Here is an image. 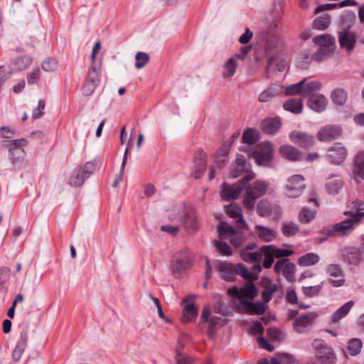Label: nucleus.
I'll return each mask as SVG.
<instances>
[{
  "instance_id": "1",
  "label": "nucleus",
  "mask_w": 364,
  "mask_h": 364,
  "mask_svg": "<svg viewBox=\"0 0 364 364\" xmlns=\"http://www.w3.org/2000/svg\"><path fill=\"white\" fill-rule=\"evenodd\" d=\"M218 271L220 273V277L227 282H233L235 279L236 274H239L244 279L252 281L257 278L250 272L245 265L242 263L232 264L228 262L217 261L215 264Z\"/></svg>"
},
{
  "instance_id": "2",
  "label": "nucleus",
  "mask_w": 364,
  "mask_h": 364,
  "mask_svg": "<svg viewBox=\"0 0 364 364\" xmlns=\"http://www.w3.org/2000/svg\"><path fill=\"white\" fill-rule=\"evenodd\" d=\"M255 177L253 172L248 173L247 176H244L237 183L230 185L223 183L221 189V198L225 201H230L236 200L239 198L243 188L246 184Z\"/></svg>"
},
{
  "instance_id": "3",
  "label": "nucleus",
  "mask_w": 364,
  "mask_h": 364,
  "mask_svg": "<svg viewBox=\"0 0 364 364\" xmlns=\"http://www.w3.org/2000/svg\"><path fill=\"white\" fill-rule=\"evenodd\" d=\"M267 183L262 181H257L245 188L243 205L248 210H252L255 205L256 200L263 196L267 190Z\"/></svg>"
},
{
  "instance_id": "4",
  "label": "nucleus",
  "mask_w": 364,
  "mask_h": 364,
  "mask_svg": "<svg viewBox=\"0 0 364 364\" xmlns=\"http://www.w3.org/2000/svg\"><path fill=\"white\" fill-rule=\"evenodd\" d=\"M359 224L358 217L344 220L333 225L324 227L321 232L329 236L341 237L350 234Z\"/></svg>"
},
{
  "instance_id": "5",
  "label": "nucleus",
  "mask_w": 364,
  "mask_h": 364,
  "mask_svg": "<svg viewBox=\"0 0 364 364\" xmlns=\"http://www.w3.org/2000/svg\"><path fill=\"white\" fill-rule=\"evenodd\" d=\"M191 253L187 249L181 250L174 254L171 260V271L175 277L179 276L192 264Z\"/></svg>"
},
{
  "instance_id": "6",
  "label": "nucleus",
  "mask_w": 364,
  "mask_h": 364,
  "mask_svg": "<svg viewBox=\"0 0 364 364\" xmlns=\"http://www.w3.org/2000/svg\"><path fill=\"white\" fill-rule=\"evenodd\" d=\"M249 156L255 159L257 165L268 166L273 158L272 146L267 141L260 143Z\"/></svg>"
},
{
  "instance_id": "7",
  "label": "nucleus",
  "mask_w": 364,
  "mask_h": 364,
  "mask_svg": "<svg viewBox=\"0 0 364 364\" xmlns=\"http://www.w3.org/2000/svg\"><path fill=\"white\" fill-rule=\"evenodd\" d=\"M348 156L347 148L342 143H334L326 148L325 158L333 165H341Z\"/></svg>"
},
{
  "instance_id": "8",
  "label": "nucleus",
  "mask_w": 364,
  "mask_h": 364,
  "mask_svg": "<svg viewBox=\"0 0 364 364\" xmlns=\"http://www.w3.org/2000/svg\"><path fill=\"white\" fill-rule=\"evenodd\" d=\"M100 69L91 65L86 75V78L81 88L82 95L89 97L92 95L100 82Z\"/></svg>"
},
{
  "instance_id": "9",
  "label": "nucleus",
  "mask_w": 364,
  "mask_h": 364,
  "mask_svg": "<svg viewBox=\"0 0 364 364\" xmlns=\"http://www.w3.org/2000/svg\"><path fill=\"white\" fill-rule=\"evenodd\" d=\"M25 139H20L14 141H4L2 145L9 148V151L11 155V161L14 165L21 164L23 161L25 152L23 146L26 144Z\"/></svg>"
},
{
  "instance_id": "10",
  "label": "nucleus",
  "mask_w": 364,
  "mask_h": 364,
  "mask_svg": "<svg viewBox=\"0 0 364 364\" xmlns=\"http://www.w3.org/2000/svg\"><path fill=\"white\" fill-rule=\"evenodd\" d=\"M351 26L352 23L347 25L343 23L341 29L338 31L340 46L346 49L348 53L353 50L356 41L355 35L350 31Z\"/></svg>"
},
{
  "instance_id": "11",
  "label": "nucleus",
  "mask_w": 364,
  "mask_h": 364,
  "mask_svg": "<svg viewBox=\"0 0 364 364\" xmlns=\"http://www.w3.org/2000/svg\"><path fill=\"white\" fill-rule=\"evenodd\" d=\"M304 178L301 175H294L287 180L286 193L289 198L299 197L306 188Z\"/></svg>"
},
{
  "instance_id": "12",
  "label": "nucleus",
  "mask_w": 364,
  "mask_h": 364,
  "mask_svg": "<svg viewBox=\"0 0 364 364\" xmlns=\"http://www.w3.org/2000/svg\"><path fill=\"white\" fill-rule=\"evenodd\" d=\"M318 82L317 81H311L304 83L302 92L304 97L309 98L308 106L313 110L318 111Z\"/></svg>"
},
{
  "instance_id": "13",
  "label": "nucleus",
  "mask_w": 364,
  "mask_h": 364,
  "mask_svg": "<svg viewBox=\"0 0 364 364\" xmlns=\"http://www.w3.org/2000/svg\"><path fill=\"white\" fill-rule=\"evenodd\" d=\"M274 272L277 274H282L287 281L294 282L296 281L295 277V265L290 262L289 259H279L274 264Z\"/></svg>"
},
{
  "instance_id": "14",
  "label": "nucleus",
  "mask_w": 364,
  "mask_h": 364,
  "mask_svg": "<svg viewBox=\"0 0 364 364\" xmlns=\"http://www.w3.org/2000/svg\"><path fill=\"white\" fill-rule=\"evenodd\" d=\"M326 273L329 277L330 283L335 287H340L344 285L345 274L342 267L337 264H329L326 267Z\"/></svg>"
},
{
  "instance_id": "15",
  "label": "nucleus",
  "mask_w": 364,
  "mask_h": 364,
  "mask_svg": "<svg viewBox=\"0 0 364 364\" xmlns=\"http://www.w3.org/2000/svg\"><path fill=\"white\" fill-rule=\"evenodd\" d=\"M289 138L294 144L304 149H309L316 141L313 136L299 131L291 132Z\"/></svg>"
},
{
  "instance_id": "16",
  "label": "nucleus",
  "mask_w": 364,
  "mask_h": 364,
  "mask_svg": "<svg viewBox=\"0 0 364 364\" xmlns=\"http://www.w3.org/2000/svg\"><path fill=\"white\" fill-rule=\"evenodd\" d=\"M335 47V39L331 36L320 35V60L331 55Z\"/></svg>"
},
{
  "instance_id": "17",
  "label": "nucleus",
  "mask_w": 364,
  "mask_h": 364,
  "mask_svg": "<svg viewBox=\"0 0 364 364\" xmlns=\"http://www.w3.org/2000/svg\"><path fill=\"white\" fill-rule=\"evenodd\" d=\"M256 248V244L254 242L248 244L245 248L242 249L240 255L243 260L249 262H259L262 258L261 249L259 251L252 252Z\"/></svg>"
},
{
  "instance_id": "18",
  "label": "nucleus",
  "mask_w": 364,
  "mask_h": 364,
  "mask_svg": "<svg viewBox=\"0 0 364 364\" xmlns=\"http://www.w3.org/2000/svg\"><path fill=\"white\" fill-rule=\"evenodd\" d=\"M316 318L314 314H307L305 316L296 318L294 328L299 333H305L313 324V321Z\"/></svg>"
},
{
  "instance_id": "19",
  "label": "nucleus",
  "mask_w": 364,
  "mask_h": 364,
  "mask_svg": "<svg viewBox=\"0 0 364 364\" xmlns=\"http://www.w3.org/2000/svg\"><path fill=\"white\" fill-rule=\"evenodd\" d=\"M353 173L356 182L364 180V151H359L355 156Z\"/></svg>"
},
{
  "instance_id": "20",
  "label": "nucleus",
  "mask_w": 364,
  "mask_h": 364,
  "mask_svg": "<svg viewBox=\"0 0 364 364\" xmlns=\"http://www.w3.org/2000/svg\"><path fill=\"white\" fill-rule=\"evenodd\" d=\"M342 133V129L338 125H329L320 130V141H331L338 138Z\"/></svg>"
},
{
  "instance_id": "21",
  "label": "nucleus",
  "mask_w": 364,
  "mask_h": 364,
  "mask_svg": "<svg viewBox=\"0 0 364 364\" xmlns=\"http://www.w3.org/2000/svg\"><path fill=\"white\" fill-rule=\"evenodd\" d=\"M337 358L332 348L324 344V341L320 340V363L334 364Z\"/></svg>"
},
{
  "instance_id": "22",
  "label": "nucleus",
  "mask_w": 364,
  "mask_h": 364,
  "mask_svg": "<svg viewBox=\"0 0 364 364\" xmlns=\"http://www.w3.org/2000/svg\"><path fill=\"white\" fill-rule=\"evenodd\" d=\"M195 295H190L183 299V302L187 304L183 309V322L188 323L196 318L198 310L192 303H188L191 299L195 298Z\"/></svg>"
},
{
  "instance_id": "23",
  "label": "nucleus",
  "mask_w": 364,
  "mask_h": 364,
  "mask_svg": "<svg viewBox=\"0 0 364 364\" xmlns=\"http://www.w3.org/2000/svg\"><path fill=\"white\" fill-rule=\"evenodd\" d=\"M28 333L27 329H23L20 334V339L18 340L14 350L12 352V358L15 362L20 360L27 344L28 338Z\"/></svg>"
},
{
  "instance_id": "24",
  "label": "nucleus",
  "mask_w": 364,
  "mask_h": 364,
  "mask_svg": "<svg viewBox=\"0 0 364 364\" xmlns=\"http://www.w3.org/2000/svg\"><path fill=\"white\" fill-rule=\"evenodd\" d=\"M241 304L245 311L250 314H255L257 315H262L266 311L268 307L267 304L260 301L252 303L246 299H242Z\"/></svg>"
},
{
  "instance_id": "25",
  "label": "nucleus",
  "mask_w": 364,
  "mask_h": 364,
  "mask_svg": "<svg viewBox=\"0 0 364 364\" xmlns=\"http://www.w3.org/2000/svg\"><path fill=\"white\" fill-rule=\"evenodd\" d=\"M343 181L338 175H331L328 177L326 183V190L329 194H338L343 188Z\"/></svg>"
},
{
  "instance_id": "26",
  "label": "nucleus",
  "mask_w": 364,
  "mask_h": 364,
  "mask_svg": "<svg viewBox=\"0 0 364 364\" xmlns=\"http://www.w3.org/2000/svg\"><path fill=\"white\" fill-rule=\"evenodd\" d=\"M260 284L264 288L262 291V300L264 303H267L272 299L273 294L277 291V286L268 278L262 279Z\"/></svg>"
},
{
  "instance_id": "27",
  "label": "nucleus",
  "mask_w": 364,
  "mask_h": 364,
  "mask_svg": "<svg viewBox=\"0 0 364 364\" xmlns=\"http://www.w3.org/2000/svg\"><path fill=\"white\" fill-rule=\"evenodd\" d=\"M282 92V86L276 85H271L259 95L258 100L261 102H267L274 97L280 95Z\"/></svg>"
},
{
  "instance_id": "28",
  "label": "nucleus",
  "mask_w": 364,
  "mask_h": 364,
  "mask_svg": "<svg viewBox=\"0 0 364 364\" xmlns=\"http://www.w3.org/2000/svg\"><path fill=\"white\" fill-rule=\"evenodd\" d=\"M225 211L230 217L236 219L238 228L242 229L245 223L242 218L241 208L238 205L231 204L225 207Z\"/></svg>"
},
{
  "instance_id": "29",
  "label": "nucleus",
  "mask_w": 364,
  "mask_h": 364,
  "mask_svg": "<svg viewBox=\"0 0 364 364\" xmlns=\"http://www.w3.org/2000/svg\"><path fill=\"white\" fill-rule=\"evenodd\" d=\"M279 152L284 158L290 161H299L301 158V151L291 145L282 146Z\"/></svg>"
},
{
  "instance_id": "30",
  "label": "nucleus",
  "mask_w": 364,
  "mask_h": 364,
  "mask_svg": "<svg viewBox=\"0 0 364 364\" xmlns=\"http://www.w3.org/2000/svg\"><path fill=\"white\" fill-rule=\"evenodd\" d=\"M255 234L260 240L264 242H271L277 236L275 230L262 225L255 226Z\"/></svg>"
},
{
  "instance_id": "31",
  "label": "nucleus",
  "mask_w": 364,
  "mask_h": 364,
  "mask_svg": "<svg viewBox=\"0 0 364 364\" xmlns=\"http://www.w3.org/2000/svg\"><path fill=\"white\" fill-rule=\"evenodd\" d=\"M281 127L280 120L277 118L265 119L261 123L262 131L268 134L277 132Z\"/></svg>"
},
{
  "instance_id": "32",
  "label": "nucleus",
  "mask_w": 364,
  "mask_h": 364,
  "mask_svg": "<svg viewBox=\"0 0 364 364\" xmlns=\"http://www.w3.org/2000/svg\"><path fill=\"white\" fill-rule=\"evenodd\" d=\"M363 203L362 200L358 199L355 200L351 203V210L345 211L344 215L352 218H355L357 216L359 218L360 223L362 218L364 216V207H363Z\"/></svg>"
},
{
  "instance_id": "33",
  "label": "nucleus",
  "mask_w": 364,
  "mask_h": 364,
  "mask_svg": "<svg viewBox=\"0 0 364 364\" xmlns=\"http://www.w3.org/2000/svg\"><path fill=\"white\" fill-rule=\"evenodd\" d=\"M343 259L349 265L354 266L363 262L360 257L359 251L355 247L347 248L343 255Z\"/></svg>"
},
{
  "instance_id": "34",
  "label": "nucleus",
  "mask_w": 364,
  "mask_h": 364,
  "mask_svg": "<svg viewBox=\"0 0 364 364\" xmlns=\"http://www.w3.org/2000/svg\"><path fill=\"white\" fill-rule=\"evenodd\" d=\"M183 223L188 232H194L198 229L197 218L192 210L185 214Z\"/></svg>"
},
{
  "instance_id": "35",
  "label": "nucleus",
  "mask_w": 364,
  "mask_h": 364,
  "mask_svg": "<svg viewBox=\"0 0 364 364\" xmlns=\"http://www.w3.org/2000/svg\"><path fill=\"white\" fill-rule=\"evenodd\" d=\"M206 158L203 152H199L194 161V177L200 178L206 168Z\"/></svg>"
},
{
  "instance_id": "36",
  "label": "nucleus",
  "mask_w": 364,
  "mask_h": 364,
  "mask_svg": "<svg viewBox=\"0 0 364 364\" xmlns=\"http://www.w3.org/2000/svg\"><path fill=\"white\" fill-rule=\"evenodd\" d=\"M208 321L209 322V326L207 330V335L210 338H213L216 333V328L223 326L227 320L221 317L213 316Z\"/></svg>"
},
{
  "instance_id": "37",
  "label": "nucleus",
  "mask_w": 364,
  "mask_h": 364,
  "mask_svg": "<svg viewBox=\"0 0 364 364\" xmlns=\"http://www.w3.org/2000/svg\"><path fill=\"white\" fill-rule=\"evenodd\" d=\"M356 4L355 0H343L338 3L322 4H320V13H323L326 11L338 9L343 7L351 6Z\"/></svg>"
},
{
  "instance_id": "38",
  "label": "nucleus",
  "mask_w": 364,
  "mask_h": 364,
  "mask_svg": "<svg viewBox=\"0 0 364 364\" xmlns=\"http://www.w3.org/2000/svg\"><path fill=\"white\" fill-rule=\"evenodd\" d=\"M353 305L354 302L353 301H349L345 303L333 313L331 316V321L333 323H336L344 318L349 313Z\"/></svg>"
},
{
  "instance_id": "39",
  "label": "nucleus",
  "mask_w": 364,
  "mask_h": 364,
  "mask_svg": "<svg viewBox=\"0 0 364 364\" xmlns=\"http://www.w3.org/2000/svg\"><path fill=\"white\" fill-rule=\"evenodd\" d=\"M258 294V291L255 285L252 282H248L241 288V299H250L252 300Z\"/></svg>"
},
{
  "instance_id": "40",
  "label": "nucleus",
  "mask_w": 364,
  "mask_h": 364,
  "mask_svg": "<svg viewBox=\"0 0 364 364\" xmlns=\"http://www.w3.org/2000/svg\"><path fill=\"white\" fill-rule=\"evenodd\" d=\"M333 102L338 106L343 105L348 99V92L343 88H336L331 95Z\"/></svg>"
},
{
  "instance_id": "41",
  "label": "nucleus",
  "mask_w": 364,
  "mask_h": 364,
  "mask_svg": "<svg viewBox=\"0 0 364 364\" xmlns=\"http://www.w3.org/2000/svg\"><path fill=\"white\" fill-rule=\"evenodd\" d=\"M283 107L287 111H289L294 114H299L302 111V100L299 98L290 99L284 103Z\"/></svg>"
},
{
  "instance_id": "42",
  "label": "nucleus",
  "mask_w": 364,
  "mask_h": 364,
  "mask_svg": "<svg viewBox=\"0 0 364 364\" xmlns=\"http://www.w3.org/2000/svg\"><path fill=\"white\" fill-rule=\"evenodd\" d=\"M262 256H264L263 261V267L268 269L272 267L274 262V258L275 257L274 251L272 250V245H264L261 248Z\"/></svg>"
},
{
  "instance_id": "43",
  "label": "nucleus",
  "mask_w": 364,
  "mask_h": 364,
  "mask_svg": "<svg viewBox=\"0 0 364 364\" xmlns=\"http://www.w3.org/2000/svg\"><path fill=\"white\" fill-rule=\"evenodd\" d=\"M237 60L232 56L223 65V71L222 73L223 78H230L234 75L237 66Z\"/></svg>"
},
{
  "instance_id": "44",
  "label": "nucleus",
  "mask_w": 364,
  "mask_h": 364,
  "mask_svg": "<svg viewBox=\"0 0 364 364\" xmlns=\"http://www.w3.org/2000/svg\"><path fill=\"white\" fill-rule=\"evenodd\" d=\"M299 231V225L292 221L282 223V232L286 237H292Z\"/></svg>"
},
{
  "instance_id": "45",
  "label": "nucleus",
  "mask_w": 364,
  "mask_h": 364,
  "mask_svg": "<svg viewBox=\"0 0 364 364\" xmlns=\"http://www.w3.org/2000/svg\"><path fill=\"white\" fill-rule=\"evenodd\" d=\"M85 178L86 176L82 172V168H77L73 172L68 183L73 186H80L84 183Z\"/></svg>"
},
{
  "instance_id": "46",
  "label": "nucleus",
  "mask_w": 364,
  "mask_h": 364,
  "mask_svg": "<svg viewBox=\"0 0 364 364\" xmlns=\"http://www.w3.org/2000/svg\"><path fill=\"white\" fill-rule=\"evenodd\" d=\"M306 79L304 78L300 82L288 86L285 90V95L293 96L295 95H300L302 96L303 87Z\"/></svg>"
},
{
  "instance_id": "47",
  "label": "nucleus",
  "mask_w": 364,
  "mask_h": 364,
  "mask_svg": "<svg viewBox=\"0 0 364 364\" xmlns=\"http://www.w3.org/2000/svg\"><path fill=\"white\" fill-rule=\"evenodd\" d=\"M316 214V209H311L309 207H304L299 214V220L303 223H308L315 218Z\"/></svg>"
},
{
  "instance_id": "48",
  "label": "nucleus",
  "mask_w": 364,
  "mask_h": 364,
  "mask_svg": "<svg viewBox=\"0 0 364 364\" xmlns=\"http://www.w3.org/2000/svg\"><path fill=\"white\" fill-rule=\"evenodd\" d=\"M363 347V342L360 338H351L348 343V350L350 355H358Z\"/></svg>"
},
{
  "instance_id": "49",
  "label": "nucleus",
  "mask_w": 364,
  "mask_h": 364,
  "mask_svg": "<svg viewBox=\"0 0 364 364\" xmlns=\"http://www.w3.org/2000/svg\"><path fill=\"white\" fill-rule=\"evenodd\" d=\"M259 139L258 132L253 129L245 130L242 135V141L248 145L255 144Z\"/></svg>"
},
{
  "instance_id": "50",
  "label": "nucleus",
  "mask_w": 364,
  "mask_h": 364,
  "mask_svg": "<svg viewBox=\"0 0 364 364\" xmlns=\"http://www.w3.org/2000/svg\"><path fill=\"white\" fill-rule=\"evenodd\" d=\"M318 260V257L314 253H308L298 259V264L302 267H306L316 264Z\"/></svg>"
},
{
  "instance_id": "51",
  "label": "nucleus",
  "mask_w": 364,
  "mask_h": 364,
  "mask_svg": "<svg viewBox=\"0 0 364 364\" xmlns=\"http://www.w3.org/2000/svg\"><path fill=\"white\" fill-rule=\"evenodd\" d=\"M41 68L45 72H55L58 68V63L57 60L48 57L42 62Z\"/></svg>"
},
{
  "instance_id": "52",
  "label": "nucleus",
  "mask_w": 364,
  "mask_h": 364,
  "mask_svg": "<svg viewBox=\"0 0 364 364\" xmlns=\"http://www.w3.org/2000/svg\"><path fill=\"white\" fill-rule=\"evenodd\" d=\"M257 211L261 217H268L272 213V208L269 202L262 200L257 204Z\"/></svg>"
},
{
  "instance_id": "53",
  "label": "nucleus",
  "mask_w": 364,
  "mask_h": 364,
  "mask_svg": "<svg viewBox=\"0 0 364 364\" xmlns=\"http://www.w3.org/2000/svg\"><path fill=\"white\" fill-rule=\"evenodd\" d=\"M219 234L223 237H231L236 232L234 228L225 222H221L219 225Z\"/></svg>"
},
{
  "instance_id": "54",
  "label": "nucleus",
  "mask_w": 364,
  "mask_h": 364,
  "mask_svg": "<svg viewBox=\"0 0 364 364\" xmlns=\"http://www.w3.org/2000/svg\"><path fill=\"white\" fill-rule=\"evenodd\" d=\"M214 245L216 250L224 256H230L232 255V250L230 247L226 243L221 240H215Z\"/></svg>"
},
{
  "instance_id": "55",
  "label": "nucleus",
  "mask_w": 364,
  "mask_h": 364,
  "mask_svg": "<svg viewBox=\"0 0 364 364\" xmlns=\"http://www.w3.org/2000/svg\"><path fill=\"white\" fill-rule=\"evenodd\" d=\"M136 63L135 67L137 69L144 68L149 60V56L144 52H138L135 55Z\"/></svg>"
},
{
  "instance_id": "56",
  "label": "nucleus",
  "mask_w": 364,
  "mask_h": 364,
  "mask_svg": "<svg viewBox=\"0 0 364 364\" xmlns=\"http://www.w3.org/2000/svg\"><path fill=\"white\" fill-rule=\"evenodd\" d=\"M267 334L272 340L279 342L284 341L286 337L285 333L279 331L277 328L274 327L269 328L267 329Z\"/></svg>"
},
{
  "instance_id": "57",
  "label": "nucleus",
  "mask_w": 364,
  "mask_h": 364,
  "mask_svg": "<svg viewBox=\"0 0 364 364\" xmlns=\"http://www.w3.org/2000/svg\"><path fill=\"white\" fill-rule=\"evenodd\" d=\"M127 155H128V148L124 151V154L123 160H122V166H121V168H120L119 176L113 183V186L114 187H117L118 186V184L120 182L122 181L123 176H124V167H125V165H126V163H127Z\"/></svg>"
},
{
  "instance_id": "58",
  "label": "nucleus",
  "mask_w": 364,
  "mask_h": 364,
  "mask_svg": "<svg viewBox=\"0 0 364 364\" xmlns=\"http://www.w3.org/2000/svg\"><path fill=\"white\" fill-rule=\"evenodd\" d=\"M245 241V237L239 232H235L234 235L230 237V242L235 247H240Z\"/></svg>"
},
{
  "instance_id": "59",
  "label": "nucleus",
  "mask_w": 364,
  "mask_h": 364,
  "mask_svg": "<svg viewBox=\"0 0 364 364\" xmlns=\"http://www.w3.org/2000/svg\"><path fill=\"white\" fill-rule=\"evenodd\" d=\"M276 356L279 358L282 363L286 364H292L296 361L294 356L289 353H278L276 354Z\"/></svg>"
},
{
  "instance_id": "60",
  "label": "nucleus",
  "mask_w": 364,
  "mask_h": 364,
  "mask_svg": "<svg viewBox=\"0 0 364 364\" xmlns=\"http://www.w3.org/2000/svg\"><path fill=\"white\" fill-rule=\"evenodd\" d=\"M15 63L18 65V69L21 70L26 69L31 63V59L26 56L18 58Z\"/></svg>"
},
{
  "instance_id": "61",
  "label": "nucleus",
  "mask_w": 364,
  "mask_h": 364,
  "mask_svg": "<svg viewBox=\"0 0 364 364\" xmlns=\"http://www.w3.org/2000/svg\"><path fill=\"white\" fill-rule=\"evenodd\" d=\"M331 23V16L328 14L320 13V30L327 28Z\"/></svg>"
},
{
  "instance_id": "62",
  "label": "nucleus",
  "mask_w": 364,
  "mask_h": 364,
  "mask_svg": "<svg viewBox=\"0 0 364 364\" xmlns=\"http://www.w3.org/2000/svg\"><path fill=\"white\" fill-rule=\"evenodd\" d=\"M45 106V100H40L38 101V107L35 109L33 112L32 118L34 119L40 118L43 114V110L44 109Z\"/></svg>"
},
{
  "instance_id": "63",
  "label": "nucleus",
  "mask_w": 364,
  "mask_h": 364,
  "mask_svg": "<svg viewBox=\"0 0 364 364\" xmlns=\"http://www.w3.org/2000/svg\"><path fill=\"white\" fill-rule=\"evenodd\" d=\"M175 360L176 364H191L193 362V358L186 354L176 355Z\"/></svg>"
},
{
  "instance_id": "64",
  "label": "nucleus",
  "mask_w": 364,
  "mask_h": 364,
  "mask_svg": "<svg viewBox=\"0 0 364 364\" xmlns=\"http://www.w3.org/2000/svg\"><path fill=\"white\" fill-rule=\"evenodd\" d=\"M272 250L274 251L276 258H281L284 257L290 256L293 254V251L290 250L278 249L272 246Z\"/></svg>"
}]
</instances>
